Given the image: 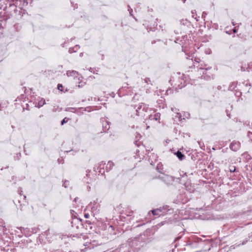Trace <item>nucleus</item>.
<instances>
[{
  "mask_svg": "<svg viewBox=\"0 0 252 252\" xmlns=\"http://www.w3.org/2000/svg\"><path fill=\"white\" fill-rule=\"evenodd\" d=\"M85 216L86 218H88V215H85Z\"/></svg>",
  "mask_w": 252,
  "mask_h": 252,
  "instance_id": "8",
  "label": "nucleus"
},
{
  "mask_svg": "<svg viewBox=\"0 0 252 252\" xmlns=\"http://www.w3.org/2000/svg\"><path fill=\"white\" fill-rule=\"evenodd\" d=\"M158 210H155L152 211V213L154 215H158Z\"/></svg>",
  "mask_w": 252,
  "mask_h": 252,
  "instance_id": "5",
  "label": "nucleus"
},
{
  "mask_svg": "<svg viewBox=\"0 0 252 252\" xmlns=\"http://www.w3.org/2000/svg\"><path fill=\"white\" fill-rule=\"evenodd\" d=\"M235 146V144L233 143H232L230 145V148L232 149L233 150H235V149H233V147Z\"/></svg>",
  "mask_w": 252,
  "mask_h": 252,
  "instance_id": "7",
  "label": "nucleus"
},
{
  "mask_svg": "<svg viewBox=\"0 0 252 252\" xmlns=\"http://www.w3.org/2000/svg\"><path fill=\"white\" fill-rule=\"evenodd\" d=\"M235 167L234 166H232L229 169V171L231 172H233L235 171Z\"/></svg>",
  "mask_w": 252,
  "mask_h": 252,
  "instance_id": "4",
  "label": "nucleus"
},
{
  "mask_svg": "<svg viewBox=\"0 0 252 252\" xmlns=\"http://www.w3.org/2000/svg\"><path fill=\"white\" fill-rule=\"evenodd\" d=\"M66 118H65L62 121V125H63L64 123L67 122V121L65 120Z\"/></svg>",
  "mask_w": 252,
  "mask_h": 252,
  "instance_id": "6",
  "label": "nucleus"
},
{
  "mask_svg": "<svg viewBox=\"0 0 252 252\" xmlns=\"http://www.w3.org/2000/svg\"><path fill=\"white\" fill-rule=\"evenodd\" d=\"M176 155L177 157L181 160L184 157V155L180 151H178L176 153Z\"/></svg>",
  "mask_w": 252,
  "mask_h": 252,
  "instance_id": "1",
  "label": "nucleus"
},
{
  "mask_svg": "<svg viewBox=\"0 0 252 252\" xmlns=\"http://www.w3.org/2000/svg\"><path fill=\"white\" fill-rule=\"evenodd\" d=\"M58 88L60 91H63V87L62 84H59L58 86Z\"/></svg>",
  "mask_w": 252,
  "mask_h": 252,
  "instance_id": "3",
  "label": "nucleus"
},
{
  "mask_svg": "<svg viewBox=\"0 0 252 252\" xmlns=\"http://www.w3.org/2000/svg\"><path fill=\"white\" fill-rule=\"evenodd\" d=\"M45 104V100H41L38 102V107L42 106Z\"/></svg>",
  "mask_w": 252,
  "mask_h": 252,
  "instance_id": "2",
  "label": "nucleus"
}]
</instances>
